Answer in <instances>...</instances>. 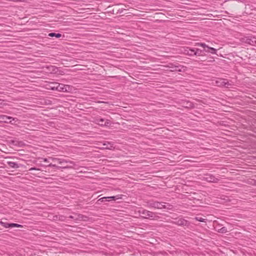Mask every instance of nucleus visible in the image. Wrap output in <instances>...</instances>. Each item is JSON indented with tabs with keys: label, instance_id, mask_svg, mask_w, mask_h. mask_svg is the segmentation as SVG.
<instances>
[{
	"label": "nucleus",
	"instance_id": "obj_1",
	"mask_svg": "<svg viewBox=\"0 0 256 256\" xmlns=\"http://www.w3.org/2000/svg\"><path fill=\"white\" fill-rule=\"evenodd\" d=\"M50 159H52L54 161H57L59 164H60L62 166H58L55 164H52V163L50 164L48 166V167H52L56 169H60V168H63V169H68V168H72V166H66L65 164H74V162L70 160H66L62 159V158H50Z\"/></svg>",
	"mask_w": 256,
	"mask_h": 256
},
{
	"label": "nucleus",
	"instance_id": "obj_2",
	"mask_svg": "<svg viewBox=\"0 0 256 256\" xmlns=\"http://www.w3.org/2000/svg\"><path fill=\"white\" fill-rule=\"evenodd\" d=\"M164 202H160L154 200H149L146 202V206L148 208H154L157 209H162L163 204H165Z\"/></svg>",
	"mask_w": 256,
	"mask_h": 256
},
{
	"label": "nucleus",
	"instance_id": "obj_3",
	"mask_svg": "<svg viewBox=\"0 0 256 256\" xmlns=\"http://www.w3.org/2000/svg\"><path fill=\"white\" fill-rule=\"evenodd\" d=\"M72 88L68 85H65L62 84H57L56 87H52L51 90H56L58 92H69Z\"/></svg>",
	"mask_w": 256,
	"mask_h": 256
},
{
	"label": "nucleus",
	"instance_id": "obj_4",
	"mask_svg": "<svg viewBox=\"0 0 256 256\" xmlns=\"http://www.w3.org/2000/svg\"><path fill=\"white\" fill-rule=\"evenodd\" d=\"M195 46L203 47L204 48V51L206 52H210L212 54H216V49L214 48L210 47L205 43L197 42Z\"/></svg>",
	"mask_w": 256,
	"mask_h": 256
},
{
	"label": "nucleus",
	"instance_id": "obj_5",
	"mask_svg": "<svg viewBox=\"0 0 256 256\" xmlns=\"http://www.w3.org/2000/svg\"><path fill=\"white\" fill-rule=\"evenodd\" d=\"M203 180L209 182L217 183L220 179L216 177L214 175L210 174H206L204 175Z\"/></svg>",
	"mask_w": 256,
	"mask_h": 256
},
{
	"label": "nucleus",
	"instance_id": "obj_6",
	"mask_svg": "<svg viewBox=\"0 0 256 256\" xmlns=\"http://www.w3.org/2000/svg\"><path fill=\"white\" fill-rule=\"evenodd\" d=\"M12 121L16 122L18 121V119L16 118H14L6 115L0 114V122L12 124Z\"/></svg>",
	"mask_w": 256,
	"mask_h": 256
},
{
	"label": "nucleus",
	"instance_id": "obj_7",
	"mask_svg": "<svg viewBox=\"0 0 256 256\" xmlns=\"http://www.w3.org/2000/svg\"><path fill=\"white\" fill-rule=\"evenodd\" d=\"M242 42L245 44L256 46V37L247 36L242 38Z\"/></svg>",
	"mask_w": 256,
	"mask_h": 256
},
{
	"label": "nucleus",
	"instance_id": "obj_8",
	"mask_svg": "<svg viewBox=\"0 0 256 256\" xmlns=\"http://www.w3.org/2000/svg\"><path fill=\"white\" fill-rule=\"evenodd\" d=\"M96 124L100 126H110V122L108 120H105L104 118H96L95 119Z\"/></svg>",
	"mask_w": 256,
	"mask_h": 256
},
{
	"label": "nucleus",
	"instance_id": "obj_9",
	"mask_svg": "<svg viewBox=\"0 0 256 256\" xmlns=\"http://www.w3.org/2000/svg\"><path fill=\"white\" fill-rule=\"evenodd\" d=\"M140 212L143 215L142 216L144 218H154V214L153 212L146 210H142L140 211Z\"/></svg>",
	"mask_w": 256,
	"mask_h": 256
},
{
	"label": "nucleus",
	"instance_id": "obj_10",
	"mask_svg": "<svg viewBox=\"0 0 256 256\" xmlns=\"http://www.w3.org/2000/svg\"><path fill=\"white\" fill-rule=\"evenodd\" d=\"M180 104L184 108H194V104L188 100H182Z\"/></svg>",
	"mask_w": 256,
	"mask_h": 256
},
{
	"label": "nucleus",
	"instance_id": "obj_11",
	"mask_svg": "<svg viewBox=\"0 0 256 256\" xmlns=\"http://www.w3.org/2000/svg\"><path fill=\"white\" fill-rule=\"evenodd\" d=\"M186 68L185 66L176 63V69L170 70V72H183L185 71Z\"/></svg>",
	"mask_w": 256,
	"mask_h": 256
},
{
	"label": "nucleus",
	"instance_id": "obj_12",
	"mask_svg": "<svg viewBox=\"0 0 256 256\" xmlns=\"http://www.w3.org/2000/svg\"><path fill=\"white\" fill-rule=\"evenodd\" d=\"M103 148L112 150L114 148V144L109 142H104L102 143Z\"/></svg>",
	"mask_w": 256,
	"mask_h": 256
},
{
	"label": "nucleus",
	"instance_id": "obj_13",
	"mask_svg": "<svg viewBox=\"0 0 256 256\" xmlns=\"http://www.w3.org/2000/svg\"><path fill=\"white\" fill-rule=\"evenodd\" d=\"M7 164L12 168H18L22 166V164L13 162H7Z\"/></svg>",
	"mask_w": 256,
	"mask_h": 256
},
{
	"label": "nucleus",
	"instance_id": "obj_14",
	"mask_svg": "<svg viewBox=\"0 0 256 256\" xmlns=\"http://www.w3.org/2000/svg\"><path fill=\"white\" fill-rule=\"evenodd\" d=\"M194 48H187V49L185 50V54L190 56H194Z\"/></svg>",
	"mask_w": 256,
	"mask_h": 256
},
{
	"label": "nucleus",
	"instance_id": "obj_15",
	"mask_svg": "<svg viewBox=\"0 0 256 256\" xmlns=\"http://www.w3.org/2000/svg\"><path fill=\"white\" fill-rule=\"evenodd\" d=\"M176 223L179 226H186L188 224V222L184 219L180 218L176 220Z\"/></svg>",
	"mask_w": 256,
	"mask_h": 256
},
{
	"label": "nucleus",
	"instance_id": "obj_16",
	"mask_svg": "<svg viewBox=\"0 0 256 256\" xmlns=\"http://www.w3.org/2000/svg\"><path fill=\"white\" fill-rule=\"evenodd\" d=\"M48 36L50 37L60 38L62 36V34L60 33L50 32L48 34Z\"/></svg>",
	"mask_w": 256,
	"mask_h": 256
},
{
	"label": "nucleus",
	"instance_id": "obj_17",
	"mask_svg": "<svg viewBox=\"0 0 256 256\" xmlns=\"http://www.w3.org/2000/svg\"><path fill=\"white\" fill-rule=\"evenodd\" d=\"M163 208H166L168 210H172L173 208V206L169 203L166 202L165 204H163Z\"/></svg>",
	"mask_w": 256,
	"mask_h": 256
},
{
	"label": "nucleus",
	"instance_id": "obj_18",
	"mask_svg": "<svg viewBox=\"0 0 256 256\" xmlns=\"http://www.w3.org/2000/svg\"><path fill=\"white\" fill-rule=\"evenodd\" d=\"M203 51L204 50H202L199 48H194V56H202V52H203Z\"/></svg>",
	"mask_w": 256,
	"mask_h": 256
},
{
	"label": "nucleus",
	"instance_id": "obj_19",
	"mask_svg": "<svg viewBox=\"0 0 256 256\" xmlns=\"http://www.w3.org/2000/svg\"><path fill=\"white\" fill-rule=\"evenodd\" d=\"M176 64H172V63H168V65L165 66V67L168 68H171V70H174L176 68Z\"/></svg>",
	"mask_w": 256,
	"mask_h": 256
},
{
	"label": "nucleus",
	"instance_id": "obj_20",
	"mask_svg": "<svg viewBox=\"0 0 256 256\" xmlns=\"http://www.w3.org/2000/svg\"><path fill=\"white\" fill-rule=\"evenodd\" d=\"M107 198L108 200H116L121 198V197L120 196V195H117L116 196H108V197H107Z\"/></svg>",
	"mask_w": 256,
	"mask_h": 256
},
{
	"label": "nucleus",
	"instance_id": "obj_21",
	"mask_svg": "<svg viewBox=\"0 0 256 256\" xmlns=\"http://www.w3.org/2000/svg\"><path fill=\"white\" fill-rule=\"evenodd\" d=\"M80 218H81V221L88 222L90 220V218L88 216L82 214L80 216Z\"/></svg>",
	"mask_w": 256,
	"mask_h": 256
},
{
	"label": "nucleus",
	"instance_id": "obj_22",
	"mask_svg": "<svg viewBox=\"0 0 256 256\" xmlns=\"http://www.w3.org/2000/svg\"><path fill=\"white\" fill-rule=\"evenodd\" d=\"M0 224L4 227L5 228H10V223H8L7 222H0Z\"/></svg>",
	"mask_w": 256,
	"mask_h": 256
},
{
	"label": "nucleus",
	"instance_id": "obj_23",
	"mask_svg": "<svg viewBox=\"0 0 256 256\" xmlns=\"http://www.w3.org/2000/svg\"><path fill=\"white\" fill-rule=\"evenodd\" d=\"M106 201H110V200H108L107 197H103L98 199L97 201V203L100 204V202H104Z\"/></svg>",
	"mask_w": 256,
	"mask_h": 256
},
{
	"label": "nucleus",
	"instance_id": "obj_24",
	"mask_svg": "<svg viewBox=\"0 0 256 256\" xmlns=\"http://www.w3.org/2000/svg\"><path fill=\"white\" fill-rule=\"evenodd\" d=\"M218 232H219L224 234V233H226L228 232V230H227V228L226 227L223 226L222 228H220V229H219L218 230Z\"/></svg>",
	"mask_w": 256,
	"mask_h": 256
},
{
	"label": "nucleus",
	"instance_id": "obj_25",
	"mask_svg": "<svg viewBox=\"0 0 256 256\" xmlns=\"http://www.w3.org/2000/svg\"><path fill=\"white\" fill-rule=\"evenodd\" d=\"M75 216V221H81V218H80V216H81L80 214L74 213Z\"/></svg>",
	"mask_w": 256,
	"mask_h": 256
},
{
	"label": "nucleus",
	"instance_id": "obj_26",
	"mask_svg": "<svg viewBox=\"0 0 256 256\" xmlns=\"http://www.w3.org/2000/svg\"><path fill=\"white\" fill-rule=\"evenodd\" d=\"M194 219L200 222H206V220H207L206 219H204V218H202L201 217H199V216L195 217Z\"/></svg>",
	"mask_w": 256,
	"mask_h": 256
},
{
	"label": "nucleus",
	"instance_id": "obj_27",
	"mask_svg": "<svg viewBox=\"0 0 256 256\" xmlns=\"http://www.w3.org/2000/svg\"><path fill=\"white\" fill-rule=\"evenodd\" d=\"M58 220V221L64 222L66 220V216L62 215H59Z\"/></svg>",
	"mask_w": 256,
	"mask_h": 256
},
{
	"label": "nucleus",
	"instance_id": "obj_28",
	"mask_svg": "<svg viewBox=\"0 0 256 256\" xmlns=\"http://www.w3.org/2000/svg\"><path fill=\"white\" fill-rule=\"evenodd\" d=\"M58 216L59 215H55V216H53L50 220H54V221H57V220H58Z\"/></svg>",
	"mask_w": 256,
	"mask_h": 256
},
{
	"label": "nucleus",
	"instance_id": "obj_29",
	"mask_svg": "<svg viewBox=\"0 0 256 256\" xmlns=\"http://www.w3.org/2000/svg\"><path fill=\"white\" fill-rule=\"evenodd\" d=\"M222 85L225 86L226 87V88H228V86L229 85H230V84H229V82H225L224 81L222 82Z\"/></svg>",
	"mask_w": 256,
	"mask_h": 256
},
{
	"label": "nucleus",
	"instance_id": "obj_30",
	"mask_svg": "<svg viewBox=\"0 0 256 256\" xmlns=\"http://www.w3.org/2000/svg\"><path fill=\"white\" fill-rule=\"evenodd\" d=\"M39 159L41 160L42 161L46 162H49L48 160L46 158H39Z\"/></svg>",
	"mask_w": 256,
	"mask_h": 256
},
{
	"label": "nucleus",
	"instance_id": "obj_31",
	"mask_svg": "<svg viewBox=\"0 0 256 256\" xmlns=\"http://www.w3.org/2000/svg\"><path fill=\"white\" fill-rule=\"evenodd\" d=\"M4 100L0 99V108H2L4 105Z\"/></svg>",
	"mask_w": 256,
	"mask_h": 256
},
{
	"label": "nucleus",
	"instance_id": "obj_32",
	"mask_svg": "<svg viewBox=\"0 0 256 256\" xmlns=\"http://www.w3.org/2000/svg\"><path fill=\"white\" fill-rule=\"evenodd\" d=\"M39 170L40 169L38 168H35V167H32V168H30V170H29L30 171H32V170Z\"/></svg>",
	"mask_w": 256,
	"mask_h": 256
},
{
	"label": "nucleus",
	"instance_id": "obj_33",
	"mask_svg": "<svg viewBox=\"0 0 256 256\" xmlns=\"http://www.w3.org/2000/svg\"><path fill=\"white\" fill-rule=\"evenodd\" d=\"M16 224L15 223H10V228L16 227Z\"/></svg>",
	"mask_w": 256,
	"mask_h": 256
},
{
	"label": "nucleus",
	"instance_id": "obj_34",
	"mask_svg": "<svg viewBox=\"0 0 256 256\" xmlns=\"http://www.w3.org/2000/svg\"><path fill=\"white\" fill-rule=\"evenodd\" d=\"M68 218H70V219H73L74 220H75V218H75V216H74H74H68Z\"/></svg>",
	"mask_w": 256,
	"mask_h": 256
},
{
	"label": "nucleus",
	"instance_id": "obj_35",
	"mask_svg": "<svg viewBox=\"0 0 256 256\" xmlns=\"http://www.w3.org/2000/svg\"><path fill=\"white\" fill-rule=\"evenodd\" d=\"M23 226L20 224H16V228H22Z\"/></svg>",
	"mask_w": 256,
	"mask_h": 256
},
{
	"label": "nucleus",
	"instance_id": "obj_36",
	"mask_svg": "<svg viewBox=\"0 0 256 256\" xmlns=\"http://www.w3.org/2000/svg\"><path fill=\"white\" fill-rule=\"evenodd\" d=\"M208 62H214V60L213 58H212V59L208 61Z\"/></svg>",
	"mask_w": 256,
	"mask_h": 256
},
{
	"label": "nucleus",
	"instance_id": "obj_37",
	"mask_svg": "<svg viewBox=\"0 0 256 256\" xmlns=\"http://www.w3.org/2000/svg\"><path fill=\"white\" fill-rule=\"evenodd\" d=\"M58 84V83L55 84H54V86H53L52 87H56V84Z\"/></svg>",
	"mask_w": 256,
	"mask_h": 256
},
{
	"label": "nucleus",
	"instance_id": "obj_38",
	"mask_svg": "<svg viewBox=\"0 0 256 256\" xmlns=\"http://www.w3.org/2000/svg\"><path fill=\"white\" fill-rule=\"evenodd\" d=\"M51 67L53 68V70H54V68H55V67L54 66H51Z\"/></svg>",
	"mask_w": 256,
	"mask_h": 256
}]
</instances>
